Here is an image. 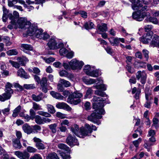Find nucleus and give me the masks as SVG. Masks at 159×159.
Wrapping results in <instances>:
<instances>
[{
	"label": "nucleus",
	"instance_id": "1",
	"mask_svg": "<svg viewBox=\"0 0 159 159\" xmlns=\"http://www.w3.org/2000/svg\"><path fill=\"white\" fill-rule=\"evenodd\" d=\"M92 100L95 102L93 104V109L95 110L88 117V119L89 120L93 123L99 125L100 124V122L98 121V120L101 119L102 117V115H104L105 113L103 107L104 103H106V99H104L103 98L94 96Z\"/></svg>",
	"mask_w": 159,
	"mask_h": 159
},
{
	"label": "nucleus",
	"instance_id": "2",
	"mask_svg": "<svg viewBox=\"0 0 159 159\" xmlns=\"http://www.w3.org/2000/svg\"><path fill=\"white\" fill-rule=\"evenodd\" d=\"M148 6H144L139 10L137 12H134L132 14L133 18L136 20L140 21L144 19L145 16H149L150 13L146 12L147 10Z\"/></svg>",
	"mask_w": 159,
	"mask_h": 159
},
{
	"label": "nucleus",
	"instance_id": "3",
	"mask_svg": "<svg viewBox=\"0 0 159 159\" xmlns=\"http://www.w3.org/2000/svg\"><path fill=\"white\" fill-rule=\"evenodd\" d=\"M12 85L10 83L7 82L5 85V92L0 95V101L4 102L10 99L13 93V91L11 89Z\"/></svg>",
	"mask_w": 159,
	"mask_h": 159
},
{
	"label": "nucleus",
	"instance_id": "4",
	"mask_svg": "<svg viewBox=\"0 0 159 159\" xmlns=\"http://www.w3.org/2000/svg\"><path fill=\"white\" fill-rule=\"evenodd\" d=\"M83 70L86 74L93 77H97L102 74L99 70L95 69V66L89 65L84 67Z\"/></svg>",
	"mask_w": 159,
	"mask_h": 159
},
{
	"label": "nucleus",
	"instance_id": "5",
	"mask_svg": "<svg viewBox=\"0 0 159 159\" xmlns=\"http://www.w3.org/2000/svg\"><path fill=\"white\" fill-rule=\"evenodd\" d=\"M84 82L87 85L94 84V86L97 89H100L102 91L107 89V86L103 83L102 80H83Z\"/></svg>",
	"mask_w": 159,
	"mask_h": 159
},
{
	"label": "nucleus",
	"instance_id": "6",
	"mask_svg": "<svg viewBox=\"0 0 159 159\" xmlns=\"http://www.w3.org/2000/svg\"><path fill=\"white\" fill-rule=\"evenodd\" d=\"M97 129L96 127L93 125H89L86 124L84 127L80 128V133L83 136H89L91 134L93 130H96Z\"/></svg>",
	"mask_w": 159,
	"mask_h": 159
},
{
	"label": "nucleus",
	"instance_id": "7",
	"mask_svg": "<svg viewBox=\"0 0 159 159\" xmlns=\"http://www.w3.org/2000/svg\"><path fill=\"white\" fill-rule=\"evenodd\" d=\"M83 95L78 92H74L72 94L70 95L67 99V102L71 104L77 105L81 102L80 98Z\"/></svg>",
	"mask_w": 159,
	"mask_h": 159
},
{
	"label": "nucleus",
	"instance_id": "8",
	"mask_svg": "<svg viewBox=\"0 0 159 159\" xmlns=\"http://www.w3.org/2000/svg\"><path fill=\"white\" fill-rule=\"evenodd\" d=\"M48 48L51 50H55L63 46V43L59 42L55 37H52L49 40L47 44Z\"/></svg>",
	"mask_w": 159,
	"mask_h": 159
},
{
	"label": "nucleus",
	"instance_id": "9",
	"mask_svg": "<svg viewBox=\"0 0 159 159\" xmlns=\"http://www.w3.org/2000/svg\"><path fill=\"white\" fill-rule=\"evenodd\" d=\"M132 3V8L134 10H137L139 8L144 6L143 5L147 6L149 4L148 1L145 0H129Z\"/></svg>",
	"mask_w": 159,
	"mask_h": 159
},
{
	"label": "nucleus",
	"instance_id": "10",
	"mask_svg": "<svg viewBox=\"0 0 159 159\" xmlns=\"http://www.w3.org/2000/svg\"><path fill=\"white\" fill-rule=\"evenodd\" d=\"M24 29H27L26 31L29 35L32 36L34 35L38 29L37 25L34 24H31L30 21H28L25 25Z\"/></svg>",
	"mask_w": 159,
	"mask_h": 159
},
{
	"label": "nucleus",
	"instance_id": "11",
	"mask_svg": "<svg viewBox=\"0 0 159 159\" xmlns=\"http://www.w3.org/2000/svg\"><path fill=\"white\" fill-rule=\"evenodd\" d=\"M69 64L71 69L74 70L76 69H81L84 63L82 61H79L76 59H74L70 61Z\"/></svg>",
	"mask_w": 159,
	"mask_h": 159
},
{
	"label": "nucleus",
	"instance_id": "12",
	"mask_svg": "<svg viewBox=\"0 0 159 159\" xmlns=\"http://www.w3.org/2000/svg\"><path fill=\"white\" fill-rule=\"evenodd\" d=\"M34 35L39 39L43 40H46L49 38V34L46 33H43V30L41 29H37Z\"/></svg>",
	"mask_w": 159,
	"mask_h": 159
},
{
	"label": "nucleus",
	"instance_id": "13",
	"mask_svg": "<svg viewBox=\"0 0 159 159\" xmlns=\"http://www.w3.org/2000/svg\"><path fill=\"white\" fill-rule=\"evenodd\" d=\"M27 22L28 21L25 18H20L18 19L16 22L15 21L16 24L14 25V28L15 29H16L18 28L24 29Z\"/></svg>",
	"mask_w": 159,
	"mask_h": 159
},
{
	"label": "nucleus",
	"instance_id": "14",
	"mask_svg": "<svg viewBox=\"0 0 159 159\" xmlns=\"http://www.w3.org/2000/svg\"><path fill=\"white\" fill-rule=\"evenodd\" d=\"M66 142L67 144L70 146H73L75 145H78L79 143L77 139L75 137L69 135L66 139Z\"/></svg>",
	"mask_w": 159,
	"mask_h": 159
},
{
	"label": "nucleus",
	"instance_id": "15",
	"mask_svg": "<svg viewBox=\"0 0 159 159\" xmlns=\"http://www.w3.org/2000/svg\"><path fill=\"white\" fill-rule=\"evenodd\" d=\"M15 154L20 159H29L30 155L29 154L26 152H23L20 151H16Z\"/></svg>",
	"mask_w": 159,
	"mask_h": 159
},
{
	"label": "nucleus",
	"instance_id": "16",
	"mask_svg": "<svg viewBox=\"0 0 159 159\" xmlns=\"http://www.w3.org/2000/svg\"><path fill=\"white\" fill-rule=\"evenodd\" d=\"M17 74L18 76L25 79H29L30 77L29 75L22 68H20L18 70Z\"/></svg>",
	"mask_w": 159,
	"mask_h": 159
},
{
	"label": "nucleus",
	"instance_id": "17",
	"mask_svg": "<svg viewBox=\"0 0 159 159\" xmlns=\"http://www.w3.org/2000/svg\"><path fill=\"white\" fill-rule=\"evenodd\" d=\"M33 139L34 142L36 143L35 145L38 149L43 150L45 149L44 145L41 143L42 141L40 139L35 137Z\"/></svg>",
	"mask_w": 159,
	"mask_h": 159
},
{
	"label": "nucleus",
	"instance_id": "18",
	"mask_svg": "<svg viewBox=\"0 0 159 159\" xmlns=\"http://www.w3.org/2000/svg\"><path fill=\"white\" fill-rule=\"evenodd\" d=\"M159 41V36L157 35L154 34L153 38L150 43V47H157L158 46V43Z\"/></svg>",
	"mask_w": 159,
	"mask_h": 159
},
{
	"label": "nucleus",
	"instance_id": "19",
	"mask_svg": "<svg viewBox=\"0 0 159 159\" xmlns=\"http://www.w3.org/2000/svg\"><path fill=\"white\" fill-rule=\"evenodd\" d=\"M56 107L59 109L66 110L68 111H70L71 108L67 104L64 102H59L56 105Z\"/></svg>",
	"mask_w": 159,
	"mask_h": 159
},
{
	"label": "nucleus",
	"instance_id": "20",
	"mask_svg": "<svg viewBox=\"0 0 159 159\" xmlns=\"http://www.w3.org/2000/svg\"><path fill=\"white\" fill-rule=\"evenodd\" d=\"M70 129L72 132L76 136L79 137H81L80 135V134L83 136L80 133V129L79 131V127L76 124H75L73 126H71L70 127Z\"/></svg>",
	"mask_w": 159,
	"mask_h": 159
},
{
	"label": "nucleus",
	"instance_id": "21",
	"mask_svg": "<svg viewBox=\"0 0 159 159\" xmlns=\"http://www.w3.org/2000/svg\"><path fill=\"white\" fill-rule=\"evenodd\" d=\"M21 50L26 53L30 54L29 51H33V48L30 45L23 44L21 45Z\"/></svg>",
	"mask_w": 159,
	"mask_h": 159
},
{
	"label": "nucleus",
	"instance_id": "22",
	"mask_svg": "<svg viewBox=\"0 0 159 159\" xmlns=\"http://www.w3.org/2000/svg\"><path fill=\"white\" fill-rule=\"evenodd\" d=\"M60 75L62 77H67L68 78L71 79L75 78V75L71 73H68L64 70H62L59 72Z\"/></svg>",
	"mask_w": 159,
	"mask_h": 159
},
{
	"label": "nucleus",
	"instance_id": "23",
	"mask_svg": "<svg viewBox=\"0 0 159 159\" xmlns=\"http://www.w3.org/2000/svg\"><path fill=\"white\" fill-rule=\"evenodd\" d=\"M38 82H40L41 84V89L42 91L46 93L47 92V80H38Z\"/></svg>",
	"mask_w": 159,
	"mask_h": 159
},
{
	"label": "nucleus",
	"instance_id": "24",
	"mask_svg": "<svg viewBox=\"0 0 159 159\" xmlns=\"http://www.w3.org/2000/svg\"><path fill=\"white\" fill-rule=\"evenodd\" d=\"M17 60L20 64L22 66H25L29 61V60L25 57H19L17 58Z\"/></svg>",
	"mask_w": 159,
	"mask_h": 159
},
{
	"label": "nucleus",
	"instance_id": "25",
	"mask_svg": "<svg viewBox=\"0 0 159 159\" xmlns=\"http://www.w3.org/2000/svg\"><path fill=\"white\" fill-rule=\"evenodd\" d=\"M22 129L24 132L28 134L32 133V126H30L27 124H25L23 125Z\"/></svg>",
	"mask_w": 159,
	"mask_h": 159
},
{
	"label": "nucleus",
	"instance_id": "26",
	"mask_svg": "<svg viewBox=\"0 0 159 159\" xmlns=\"http://www.w3.org/2000/svg\"><path fill=\"white\" fill-rule=\"evenodd\" d=\"M136 76L138 79L146 80L147 79V75L144 71H138L136 73Z\"/></svg>",
	"mask_w": 159,
	"mask_h": 159
},
{
	"label": "nucleus",
	"instance_id": "27",
	"mask_svg": "<svg viewBox=\"0 0 159 159\" xmlns=\"http://www.w3.org/2000/svg\"><path fill=\"white\" fill-rule=\"evenodd\" d=\"M111 44L112 46H118L119 45V39L117 37H111L108 39Z\"/></svg>",
	"mask_w": 159,
	"mask_h": 159
},
{
	"label": "nucleus",
	"instance_id": "28",
	"mask_svg": "<svg viewBox=\"0 0 159 159\" xmlns=\"http://www.w3.org/2000/svg\"><path fill=\"white\" fill-rule=\"evenodd\" d=\"M13 145L16 149L20 148L22 146L20 143V141L18 139H14L12 140Z\"/></svg>",
	"mask_w": 159,
	"mask_h": 159
},
{
	"label": "nucleus",
	"instance_id": "29",
	"mask_svg": "<svg viewBox=\"0 0 159 159\" xmlns=\"http://www.w3.org/2000/svg\"><path fill=\"white\" fill-rule=\"evenodd\" d=\"M51 95L54 98L59 100H63L64 97L60 94L57 93L56 92L52 91L50 93Z\"/></svg>",
	"mask_w": 159,
	"mask_h": 159
},
{
	"label": "nucleus",
	"instance_id": "30",
	"mask_svg": "<svg viewBox=\"0 0 159 159\" xmlns=\"http://www.w3.org/2000/svg\"><path fill=\"white\" fill-rule=\"evenodd\" d=\"M9 17L10 20H11V25H8L7 28L11 30L14 28V25L15 24V20L13 19V16L11 14H9Z\"/></svg>",
	"mask_w": 159,
	"mask_h": 159
},
{
	"label": "nucleus",
	"instance_id": "31",
	"mask_svg": "<svg viewBox=\"0 0 159 159\" xmlns=\"http://www.w3.org/2000/svg\"><path fill=\"white\" fill-rule=\"evenodd\" d=\"M97 27L98 30L102 32L106 31L107 30V25L104 23H102L101 25H98Z\"/></svg>",
	"mask_w": 159,
	"mask_h": 159
},
{
	"label": "nucleus",
	"instance_id": "32",
	"mask_svg": "<svg viewBox=\"0 0 159 159\" xmlns=\"http://www.w3.org/2000/svg\"><path fill=\"white\" fill-rule=\"evenodd\" d=\"M46 159H59L57 154L52 152L48 154L46 157Z\"/></svg>",
	"mask_w": 159,
	"mask_h": 159
},
{
	"label": "nucleus",
	"instance_id": "33",
	"mask_svg": "<svg viewBox=\"0 0 159 159\" xmlns=\"http://www.w3.org/2000/svg\"><path fill=\"white\" fill-rule=\"evenodd\" d=\"M144 21L145 22L149 21L155 24H157L158 23V21L157 18L153 17L147 18Z\"/></svg>",
	"mask_w": 159,
	"mask_h": 159
},
{
	"label": "nucleus",
	"instance_id": "34",
	"mask_svg": "<svg viewBox=\"0 0 159 159\" xmlns=\"http://www.w3.org/2000/svg\"><path fill=\"white\" fill-rule=\"evenodd\" d=\"M32 133H37L39 131H40L41 127L39 125H34L32 126Z\"/></svg>",
	"mask_w": 159,
	"mask_h": 159
},
{
	"label": "nucleus",
	"instance_id": "35",
	"mask_svg": "<svg viewBox=\"0 0 159 159\" xmlns=\"http://www.w3.org/2000/svg\"><path fill=\"white\" fill-rule=\"evenodd\" d=\"M31 97L34 101L38 102L42 100V95L40 94L36 95L34 94H33L31 96Z\"/></svg>",
	"mask_w": 159,
	"mask_h": 159
},
{
	"label": "nucleus",
	"instance_id": "36",
	"mask_svg": "<svg viewBox=\"0 0 159 159\" xmlns=\"http://www.w3.org/2000/svg\"><path fill=\"white\" fill-rule=\"evenodd\" d=\"M84 26L86 29L88 30L93 28L94 25L92 22H87L84 24Z\"/></svg>",
	"mask_w": 159,
	"mask_h": 159
},
{
	"label": "nucleus",
	"instance_id": "37",
	"mask_svg": "<svg viewBox=\"0 0 159 159\" xmlns=\"http://www.w3.org/2000/svg\"><path fill=\"white\" fill-rule=\"evenodd\" d=\"M34 119L35 121L37 124L39 125L43 124V118H42L41 116L37 115Z\"/></svg>",
	"mask_w": 159,
	"mask_h": 159
},
{
	"label": "nucleus",
	"instance_id": "38",
	"mask_svg": "<svg viewBox=\"0 0 159 159\" xmlns=\"http://www.w3.org/2000/svg\"><path fill=\"white\" fill-rule=\"evenodd\" d=\"M21 109V107L20 105L17 107L13 111V114L12 115V116L15 117H16L19 112L20 111Z\"/></svg>",
	"mask_w": 159,
	"mask_h": 159
},
{
	"label": "nucleus",
	"instance_id": "39",
	"mask_svg": "<svg viewBox=\"0 0 159 159\" xmlns=\"http://www.w3.org/2000/svg\"><path fill=\"white\" fill-rule=\"evenodd\" d=\"M18 53V51L16 49L10 50L7 52V54L9 56L16 55Z\"/></svg>",
	"mask_w": 159,
	"mask_h": 159
},
{
	"label": "nucleus",
	"instance_id": "40",
	"mask_svg": "<svg viewBox=\"0 0 159 159\" xmlns=\"http://www.w3.org/2000/svg\"><path fill=\"white\" fill-rule=\"evenodd\" d=\"M57 146L59 148L66 151H68L69 150V148L66 145L63 143L58 144Z\"/></svg>",
	"mask_w": 159,
	"mask_h": 159
},
{
	"label": "nucleus",
	"instance_id": "41",
	"mask_svg": "<svg viewBox=\"0 0 159 159\" xmlns=\"http://www.w3.org/2000/svg\"><path fill=\"white\" fill-rule=\"evenodd\" d=\"M151 40H148V38L143 35L140 38V41L144 44H148L150 42Z\"/></svg>",
	"mask_w": 159,
	"mask_h": 159
},
{
	"label": "nucleus",
	"instance_id": "42",
	"mask_svg": "<svg viewBox=\"0 0 159 159\" xmlns=\"http://www.w3.org/2000/svg\"><path fill=\"white\" fill-rule=\"evenodd\" d=\"M47 107L48 112L51 114H54L56 111L54 107L52 105L48 104L47 105Z\"/></svg>",
	"mask_w": 159,
	"mask_h": 159
},
{
	"label": "nucleus",
	"instance_id": "43",
	"mask_svg": "<svg viewBox=\"0 0 159 159\" xmlns=\"http://www.w3.org/2000/svg\"><path fill=\"white\" fill-rule=\"evenodd\" d=\"M95 94L102 97L107 96V95L105 92L98 90L95 91Z\"/></svg>",
	"mask_w": 159,
	"mask_h": 159
},
{
	"label": "nucleus",
	"instance_id": "44",
	"mask_svg": "<svg viewBox=\"0 0 159 159\" xmlns=\"http://www.w3.org/2000/svg\"><path fill=\"white\" fill-rule=\"evenodd\" d=\"M153 145V143H150V144H148L147 143V140H145L144 141V147L147 149V151L148 152H149L151 150V148H150V146H152Z\"/></svg>",
	"mask_w": 159,
	"mask_h": 159
},
{
	"label": "nucleus",
	"instance_id": "45",
	"mask_svg": "<svg viewBox=\"0 0 159 159\" xmlns=\"http://www.w3.org/2000/svg\"><path fill=\"white\" fill-rule=\"evenodd\" d=\"M9 62L12 65L13 67H15L16 68L18 69L20 67L19 63L17 62H15L12 60H9Z\"/></svg>",
	"mask_w": 159,
	"mask_h": 159
},
{
	"label": "nucleus",
	"instance_id": "46",
	"mask_svg": "<svg viewBox=\"0 0 159 159\" xmlns=\"http://www.w3.org/2000/svg\"><path fill=\"white\" fill-rule=\"evenodd\" d=\"M37 113L40 115L44 116L46 117H50L51 116V115L48 112L42 111H38Z\"/></svg>",
	"mask_w": 159,
	"mask_h": 159
},
{
	"label": "nucleus",
	"instance_id": "47",
	"mask_svg": "<svg viewBox=\"0 0 159 159\" xmlns=\"http://www.w3.org/2000/svg\"><path fill=\"white\" fill-rule=\"evenodd\" d=\"M32 108L33 109H34V110H42L41 106L34 102H33Z\"/></svg>",
	"mask_w": 159,
	"mask_h": 159
},
{
	"label": "nucleus",
	"instance_id": "48",
	"mask_svg": "<svg viewBox=\"0 0 159 159\" xmlns=\"http://www.w3.org/2000/svg\"><path fill=\"white\" fill-rule=\"evenodd\" d=\"M57 125L56 124H53L49 125V127L51 130L52 132L53 133H55L56 132V128L57 127Z\"/></svg>",
	"mask_w": 159,
	"mask_h": 159
},
{
	"label": "nucleus",
	"instance_id": "49",
	"mask_svg": "<svg viewBox=\"0 0 159 159\" xmlns=\"http://www.w3.org/2000/svg\"><path fill=\"white\" fill-rule=\"evenodd\" d=\"M142 139L141 138H139L137 140L133 141L132 143L134 145L136 148H138L139 146V144L141 143Z\"/></svg>",
	"mask_w": 159,
	"mask_h": 159
},
{
	"label": "nucleus",
	"instance_id": "50",
	"mask_svg": "<svg viewBox=\"0 0 159 159\" xmlns=\"http://www.w3.org/2000/svg\"><path fill=\"white\" fill-rule=\"evenodd\" d=\"M68 51L65 48H63L59 50V53L61 55L66 56Z\"/></svg>",
	"mask_w": 159,
	"mask_h": 159
},
{
	"label": "nucleus",
	"instance_id": "51",
	"mask_svg": "<svg viewBox=\"0 0 159 159\" xmlns=\"http://www.w3.org/2000/svg\"><path fill=\"white\" fill-rule=\"evenodd\" d=\"M30 117L31 118V120H33L35 117V112L34 110L31 109L30 110Z\"/></svg>",
	"mask_w": 159,
	"mask_h": 159
},
{
	"label": "nucleus",
	"instance_id": "52",
	"mask_svg": "<svg viewBox=\"0 0 159 159\" xmlns=\"http://www.w3.org/2000/svg\"><path fill=\"white\" fill-rule=\"evenodd\" d=\"M27 151L30 153H34L36 152L37 149L32 147L28 146L27 148Z\"/></svg>",
	"mask_w": 159,
	"mask_h": 159
},
{
	"label": "nucleus",
	"instance_id": "53",
	"mask_svg": "<svg viewBox=\"0 0 159 159\" xmlns=\"http://www.w3.org/2000/svg\"><path fill=\"white\" fill-rule=\"evenodd\" d=\"M142 52L146 60L148 61L149 58V51L146 49H143Z\"/></svg>",
	"mask_w": 159,
	"mask_h": 159
},
{
	"label": "nucleus",
	"instance_id": "54",
	"mask_svg": "<svg viewBox=\"0 0 159 159\" xmlns=\"http://www.w3.org/2000/svg\"><path fill=\"white\" fill-rule=\"evenodd\" d=\"M43 60L47 63H50L53 62L55 60V59L52 57H49L48 58L44 57L43 58Z\"/></svg>",
	"mask_w": 159,
	"mask_h": 159
},
{
	"label": "nucleus",
	"instance_id": "55",
	"mask_svg": "<svg viewBox=\"0 0 159 159\" xmlns=\"http://www.w3.org/2000/svg\"><path fill=\"white\" fill-rule=\"evenodd\" d=\"M61 83H62V85L66 87H68L70 86V84L69 82L66 80H61Z\"/></svg>",
	"mask_w": 159,
	"mask_h": 159
},
{
	"label": "nucleus",
	"instance_id": "56",
	"mask_svg": "<svg viewBox=\"0 0 159 159\" xmlns=\"http://www.w3.org/2000/svg\"><path fill=\"white\" fill-rule=\"evenodd\" d=\"M153 27L151 25H146L144 27L145 31L147 32H149L152 28Z\"/></svg>",
	"mask_w": 159,
	"mask_h": 159
},
{
	"label": "nucleus",
	"instance_id": "57",
	"mask_svg": "<svg viewBox=\"0 0 159 159\" xmlns=\"http://www.w3.org/2000/svg\"><path fill=\"white\" fill-rule=\"evenodd\" d=\"M14 87L19 91H22L23 89V87L22 86L20 85L18 83H14Z\"/></svg>",
	"mask_w": 159,
	"mask_h": 159
},
{
	"label": "nucleus",
	"instance_id": "58",
	"mask_svg": "<svg viewBox=\"0 0 159 159\" xmlns=\"http://www.w3.org/2000/svg\"><path fill=\"white\" fill-rule=\"evenodd\" d=\"M56 116L61 119H64L66 118V115L59 112H57Z\"/></svg>",
	"mask_w": 159,
	"mask_h": 159
},
{
	"label": "nucleus",
	"instance_id": "59",
	"mask_svg": "<svg viewBox=\"0 0 159 159\" xmlns=\"http://www.w3.org/2000/svg\"><path fill=\"white\" fill-rule=\"evenodd\" d=\"M9 38L8 37H5L4 38L3 40L5 41L6 46H9L11 44V43L9 41Z\"/></svg>",
	"mask_w": 159,
	"mask_h": 159
},
{
	"label": "nucleus",
	"instance_id": "60",
	"mask_svg": "<svg viewBox=\"0 0 159 159\" xmlns=\"http://www.w3.org/2000/svg\"><path fill=\"white\" fill-rule=\"evenodd\" d=\"M24 87L25 88L27 89H33L35 88L34 84H25L24 85Z\"/></svg>",
	"mask_w": 159,
	"mask_h": 159
},
{
	"label": "nucleus",
	"instance_id": "61",
	"mask_svg": "<svg viewBox=\"0 0 159 159\" xmlns=\"http://www.w3.org/2000/svg\"><path fill=\"white\" fill-rule=\"evenodd\" d=\"M60 156L62 157L63 159H70V155L66 154L64 152H62L60 153Z\"/></svg>",
	"mask_w": 159,
	"mask_h": 159
},
{
	"label": "nucleus",
	"instance_id": "62",
	"mask_svg": "<svg viewBox=\"0 0 159 159\" xmlns=\"http://www.w3.org/2000/svg\"><path fill=\"white\" fill-rule=\"evenodd\" d=\"M126 68L127 70L130 73H133L135 71L134 69L133 68H132L130 66H129L128 65L126 66Z\"/></svg>",
	"mask_w": 159,
	"mask_h": 159
},
{
	"label": "nucleus",
	"instance_id": "63",
	"mask_svg": "<svg viewBox=\"0 0 159 159\" xmlns=\"http://www.w3.org/2000/svg\"><path fill=\"white\" fill-rule=\"evenodd\" d=\"M30 159H42V158L39 154H35L33 156L31 157Z\"/></svg>",
	"mask_w": 159,
	"mask_h": 159
},
{
	"label": "nucleus",
	"instance_id": "64",
	"mask_svg": "<svg viewBox=\"0 0 159 159\" xmlns=\"http://www.w3.org/2000/svg\"><path fill=\"white\" fill-rule=\"evenodd\" d=\"M144 155V153L143 152H142L139 155L138 154L134 156L133 158H135L136 159H141L143 157Z\"/></svg>",
	"mask_w": 159,
	"mask_h": 159
}]
</instances>
